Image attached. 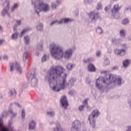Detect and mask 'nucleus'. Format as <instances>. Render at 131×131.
I'll return each instance as SVG.
<instances>
[{
    "mask_svg": "<svg viewBox=\"0 0 131 131\" xmlns=\"http://www.w3.org/2000/svg\"><path fill=\"white\" fill-rule=\"evenodd\" d=\"M64 72L65 69L61 65H57L51 67L45 76V80L48 81L53 92H60L66 89V79L68 74H64Z\"/></svg>",
    "mask_w": 131,
    "mask_h": 131,
    "instance_id": "obj_1",
    "label": "nucleus"
},
{
    "mask_svg": "<svg viewBox=\"0 0 131 131\" xmlns=\"http://www.w3.org/2000/svg\"><path fill=\"white\" fill-rule=\"evenodd\" d=\"M116 82L118 85L122 83V78L116 75H106V77H99L96 80L95 87L100 91H104L110 83Z\"/></svg>",
    "mask_w": 131,
    "mask_h": 131,
    "instance_id": "obj_2",
    "label": "nucleus"
},
{
    "mask_svg": "<svg viewBox=\"0 0 131 131\" xmlns=\"http://www.w3.org/2000/svg\"><path fill=\"white\" fill-rule=\"evenodd\" d=\"M50 54L51 57L55 60H61V59H70L72 57L73 50L69 49L64 52L63 48L58 45L53 43L50 47Z\"/></svg>",
    "mask_w": 131,
    "mask_h": 131,
    "instance_id": "obj_3",
    "label": "nucleus"
},
{
    "mask_svg": "<svg viewBox=\"0 0 131 131\" xmlns=\"http://www.w3.org/2000/svg\"><path fill=\"white\" fill-rule=\"evenodd\" d=\"M32 5H34V12L36 14L39 15L40 12L47 13L50 11V5L48 4L43 3L40 0H32Z\"/></svg>",
    "mask_w": 131,
    "mask_h": 131,
    "instance_id": "obj_4",
    "label": "nucleus"
},
{
    "mask_svg": "<svg viewBox=\"0 0 131 131\" xmlns=\"http://www.w3.org/2000/svg\"><path fill=\"white\" fill-rule=\"evenodd\" d=\"M27 78L29 83L34 88L37 86L38 84V78H37V75L34 71H29L27 74Z\"/></svg>",
    "mask_w": 131,
    "mask_h": 131,
    "instance_id": "obj_5",
    "label": "nucleus"
},
{
    "mask_svg": "<svg viewBox=\"0 0 131 131\" xmlns=\"http://www.w3.org/2000/svg\"><path fill=\"white\" fill-rule=\"evenodd\" d=\"M100 115V112L98 110H94L92 114L89 115L88 120L90 124L92 126L93 128L96 127V118Z\"/></svg>",
    "mask_w": 131,
    "mask_h": 131,
    "instance_id": "obj_6",
    "label": "nucleus"
},
{
    "mask_svg": "<svg viewBox=\"0 0 131 131\" xmlns=\"http://www.w3.org/2000/svg\"><path fill=\"white\" fill-rule=\"evenodd\" d=\"M9 67L10 72H12L15 69H16L17 72L19 74H22V72H23V70H22V68L20 66V63L19 62L15 61L14 62H10L9 63Z\"/></svg>",
    "mask_w": 131,
    "mask_h": 131,
    "instance_id": "obj_7",
    "label": "nucleus"
},
{
    "mask_svg": "<svg viewBox=\"0 0 131 131\" xmlns=\"http://www.w3.org/2000/svg\"><path fill=\"white\" fill-rule=\"evenodd\" d=\"M121 47L123 49L115 50L114 53L115 55L117 56H124L126 54V50L129 48V46L126 43L121 44Z\"/></svg>",
    "mask_w": 131,
    "mask_h": 131,
    "instance_id": "obj_8",
    "label": "nucleus"
},
{
    "mask_svg": "<svg viewBox=\"0 0 131 131\" xmlns=\"http://www.w3.org/2000/svg\"><path fill=\"white\" fill-rule=\"evenodd\" d=\"M120 7L119 4H116L114 6L113 9L112 10V19H118L119 18V10Z\"/></svg>",
    "mask_w": 131,
    "mask_h": 131,
    "instance_id": "obj_9",
    "label": "nucleus"
},
{
    "mask_svg": "<svg viewBox=\"0 0 131 131\" xmlns=\"http://www.w3.org/2000/svg\"><path fill=\"white\" fill-rule=\"evenodd\" d=\"M3 7L4 9L2 11L3 16H6V15H7L8 17H10V14L8 13V11H9V9H10V1L7 0L3 4Z\"/></svg>",
    "mask_w": 131,
    "mask_h": 131,
    "instance_id": "obj_10",
    "label": "nucleus"
},
{
    "mask_svg": "<svg viewBox=\"0 0 131 131\" xmlns=\"http://www.w3.org/2000/svg\"><path fill=\"white\" fill-rule=\"evenodd\" d=\"M81 126L80 121L78 120H75L72 124V127L71 128V131H79V128Z\"/></svg>",
    "mask_w": 131,
    "mask_h": 131,
    "instance_id": "obj_11",
    "label": "nucleus"
},
{
    "mask_svg": "<svg viewBox=\"0 0 131 131\" xmlns=\"http://www.w3.org/2000/svg\"><path fill=\"white\" fill-rule=\"evenodd\" d=\"M89 18L91 19L93 22H96L97 19L99 18L100 15H99V13L96 12H92L89 14Z\"/></svg>",
    "mask_w": 131,
    "mask_h": 131,
    "instance_id": "obj_12",
    "label": "nucleus"
},
{
    "mask_svg": "<svg viewBox=\"0 0 131 131\" xmlns=\"http://www.w3.org/2000/svg\"><path fill=\"white\" fill-rule=\"evenodd\" d=\"M88 101H89V99H85L83 101V105L79 106L78 109H79V111H82V110H83V108H84V107H86L87 109L91 110V107L89 106V105L88 104Z\"/></svg>",
    "mask_w": 131,
    "mask_h": 131,
    "instance_id": "obj_13",
    "label": "nucleus"
},
{
    "mask_svg": "<svg viewBox=\"0 0 131 131\" xmlns=\"http://www.w3.org/2000/svg\"><path fill=\"white\" fill-rule=\"evenodd\" d=\"M60 103L62 107L66 109L67 106H68V101H67V98L66 96H62L60 99Z\"/></svg>",
    "mask_w": 131,
    "mask_h": 131,
    "instance_id": "obj_14",
    "label": "nucleus"
},
{
    "mask_svg": "<svg viewBox=\"0 0 131 131\" xmlns=\"http://www.w3.org/2000/svg\"><path fill=\"white\" fill-rule=\"evenodd\" d=\"M75 82H76V78H72L69 80L67 84V86L68 88V89H71V88L74 86V84H75Z\"/></svg>",
    "mask_w": 131,
    "mask_h": 131,
    "instance_id": "obj_15",
    "label": "nucleus"
},
{
    "mask_svg": "<svg viewBox=\"0 0 131 131\" xmlns=\"http://www.w3.org/2000/svg\"><path fill=\"white\" fill-rule=\"evenodd\" d=\"M8 95L9 97H16L17 92L14 88H10L9 89Z\"/></svg>",
    "mask_w": 131,
    "mask_h": 131,
    "instance_id": "obj_16",
    "label": "nucleus"
},
{
    "mask_svg": "<svg viewBox=\"0 0 131 131\" xmlns=\"http://www.w3.org/2000/svg\"><path fill=\"white\" fill-rule=\"evenodd\" d=\"M122 41V40H121V39H117L115 37L112 38V42L113 45H115V46H118Z\"/></svg>",
    "mask_w": 131,
    "mask_h": 131,
    "instance_id": "obj_17",
    "label": "nucleus"
},
{
    "mask_svg": "<svg viewBox=\"0 0 131 131\" xmlns=\"http://www.w3.org/2000/svg\"><path fill=\"white\" fill-rule=\"evenodd\" d=\"M88 71L89 72H95L96 71V67L93 63H89L88 65Z\"/></svg>",
    "mask_w": 131,
    "mask_h": 131,
    "instance_id": "obj_18",
    "label": "nucleus"
},
{
    "mask_svg": "<svg viewBox=\"0 0 131 131\" xmlns=\"http://www.w3.org/2000/svg\"><path fill=\"white\" fill-rule=\"evenodd\" d=\"M36 126V122L35 121L32 120L30 121L29 123V129L30 130H33L34 128H35V127Z\"/></svg>",
    "mask_w": 131,
    "mask_h": 131,
    "instance_id": "obj_19",
    "label": "nucleus"
},
{
    "mask_svg": "<svg viewBox=\"0 0 131 131\" xmlns=\"http://www.w3.org/2000/svg\"><path fill=\"white\" fill-rule=\"evenodd\" d=\"M31 30V28L29 27L26 28L24 30H23L18 35L19 37H22V36H23V35H24V34H25L26 32H28V31H30Z\"/></svg>",
    "mask_w": 131,
    "mask_h": 131,
    "instance_id": "obj_20",
    "label": "nucleus"
},
{
    "mask_svg": "<svg viewBox=\"0 0 131 131\" xmlns=\"http://www.w3.org/2000/svg\"><path fill=\"white\" fill-rule=\"evenodd\" d=\"M19 36V33L18 32H15L11 34V38L13 40H16L18 39V36Z\"/></svg>",
    "mask_w": 131,
    "mask_h": 131,
    "instance_id": "obj_21",
    "label": "nucleus"
},
{
    "mask_svg": "<svg viewBox=\"0 0 131 131\" xmlns=\"http://www.w3.org/2000/svg\"><path fill=\"white\" fill-rule=\"evenodd\" d=\"M9 113L10 114V117L11 118H15L17 116V113L14 112L12 109L9 110Z\"/></svg>",
    "mask_w": 131,
    "mask_h": 131,
    "instance_id": "obj_22",
    "label": "nucleus"
},
{
    "mask_svg": "<svg viewBox=\"0 0 131 131\" xmlns=\"http://www.w3.org/2000/svg\"><path fill=\"white\" fill-rule=\"evenodd\" d=\"M71 21V20L70 18H62L59 20V23L60 24H63V23H69Z\"/></svg>",
    "mask_w": 131,
    "mask_h": 131,
    "instance_id": "obj_23",
    "label": "nucleus"
},
{
    "mask_svg": "<svg viewBox=\"0 0 131 131\" xmlns=\"http://www.w3.org/2000/svg\"><path fill=\"white\" fill-rule=\"evenodd\" d=\"M73 67H74V64L71 63H69L67 65V69L68 71H71V70L73 69Z\"/></svg>",
    "mask_w": 131,
    "mask_h": 131,
    "instance_id": "obj_24",
    "label": "nucleus"
},
{
    "mask_svg": "<svg viewBox=\"0 0 131 131\" xmlns=\"http://www.w3.org/2000/svg\"><path fill=\"white\" fill-rule=\"evenodd\" d=\"M24 41L26 45L29 44V42H30V37H29V36L26 35L24 37Z\"/></svg>",
    "mask_w": 131,
    "mask_h": 131,
    "instance_id": "obj_25",
    "label": "nucleus"
},
{
    "mask_svg": "<svg viewBox=\"0 0 131 131\" xmlns=\"http://www.w3.org/2000/svg\"><path fill=\"white\" fill-rule=\"evenodd\" d=\"M49 59H50L49 54H45L42 57V62H46V61H48Z\"/></svg>",
    "mask_w": 131,
    "mask_h": 131,
    "instance_id": "obj_26",
    "label": "nucleus"
},
{
    "mask_svg": "<svg viewBox=\"0 0 131 131\" xmlns=\"http://www.w3.org/2000/svg\"><path fill=\"white\" fill-rule=\"evenodd\" d=\"M47 115L50 117H54L55 116V112L53 111H47Z\"/></svg>",
    "mask_w": 131,
    "mask_h": 131,
    "instance_id": "obj_27",
    "label": "nucleus"
},
{
    "mask_svg": "<svg viewBox=\"0 0 131 131\" xmlns=\"http://www.w3.org/2000/svg\"><path fill=\"white\" fill-rule=\"evenodd\" d=\"M18 7H19V5L17 3H15L13 5V6L11 9V12H14L15 10L18 9Z\"/></svg>",
    "mask_w": 131,
    "mask_h": 131,
    "instance_id": "obj_28",
    "label": "nucleus"
},
{
    "mask_svg": "<svg viewBox=\"0 0 131 131\" xmlns=\"http://www.w3.org/2000/svg\"><path fill=\"white\" fill-rule=\"evenodd\" d=\"M37 30L39 31H41L43 30V25L41 24H39L36 27Z\"/></svg>",
    "mask_w": 131,
    "mask_h": 131,
    "instance_id": "obj_29",
    "label": "nucleus"
},
{
    "mask_svg": "<svg viewBox=\"0 0 131 131\" xmlns=\"http://www.w3.org/2000/svg\"><path fill=\"white\" fill-rule=\"evenodd\" d=\"M28 58V52H25L24 53L23 55V59L24 61H26L27 60V58Z\"/></svg>",
    "mask_w": 131,
    "mask_h": 131,
    "instance_id": "obj_30",
    "label": "nucleus"
},
{
    "mask_svg": "<svg viewBox=\"0 0 131 131\" xmlns=\"http://www.w3.org/2000/svg\"><path fill=\"white\" fill-rule=\"evenodd\" d=\"M110 64V60L109 59L105 58L103 61V66H107V65Z\"/></svg>",
    "mask_w": 131,
    "mask_h": 131,
    "instance_id": "obj_31",
    "label": "nucleus"
},
{
    "mask_svg": "<svg viewBox=\"0 0 131 131\" xmlns=\"http://www.w3.org/2000/svg\"><path fill=\"white\" fill-rule=\"evenodd\" d=\"M56 24V25H59L61 24V23H60V20H54V21H52L50 24V26H53V25H55Z\"/></svg>",
    "mask_w": 131,
    "mask_h": 131,
    "instance_id": "obj_32",
    "label": "nucleus"
},
{
    "mask_svg": "<svg viewBox=\"0 0 131 131\" xmlns=\"http://www.w3.org/2000/svg\"><path fill=\"white\" fill-rule=\"evenodd\" d=\"M129 65V61H128V60H125L123 62V66L124 67H127Z\"/></svg>",
    "mask_w": 131,
    "mask_h": 131,
    "instance_id": "obj_33",
    "label": "nucleus"
},
{
    "mask_svg": "<svg viewBox=\"0 0 131 131\" xmlns=\"http://www.w3.org/2000/svg\"><path fill=\"white\" fill-rule=\"evenodd\" d=\"M125 33H126L125 30H121L120 31V35L121 36H125Z\"/></svg>",
    "mask_w": 131,
    "mask_h": 131,
    "instance_id": "obj_34",
    "label": "nucleus"
},
{
    "mask_svg": "<svg viewBox=\"0 0 131 131\" xmlns=\"http://www.w3.org/2000/svg\"><path fill=\"white\" fill-rule=\"evenodd\" d=\"M96 31L98 34H101V33H103V30L101 28H97L96 30Z\"/></svg>",
    "mask_w": 131,
    "mask_h": 131,
    "instance_id": "obj_35",
    "label": "nucleus"
},
{
    "mask_svg": "<svg viewBox=\"0 0 131 131\" xmlns=\"http://www.w3.org/2000/svg\"><path fill=\"white\" fill-rule=\"evenodd\" d=\"M129 22L128 19L126 18L122 20V24L123 25H126V24H128Z\"/></svg>",
    "mask_w": 131,
    "mask_h": 131,
    "instance_id": "obj_36",
    "label": "nucleus"
},
{
    "mask_svg": "<svg viewBox=\"0 0 131 131\" xmlns=\"http://www.w3.org/2000/svg\"><path fill=\"white\" fill-rule=\"evenodd\" d=\"M97 10H100L102 9V3H98L96 7Z\"/></svg>",
    "mask_w": 131,
    "mask_h": 131,
    "instance_id": "obj_37",
    "label": "nucleus"
},
{
    "mask_svg": "<svg viewBox=\"0 0 131 131\" xmlns=\"http://www.w3.org/2000/svg\"><path fill=\"white\" fill-rule=\"evenodd\" d=\"M38 50H42V43L40 42L37 45Z\"/></svg>",
    "mask_w": 131,
    "mask_h": 131,
    "instance_id": "obj_38",
    "label": "nucleus"
},
{
    "mask_svg": "<svg viewBox=\"0 0 131 131\" xmlns=\"http://www.w3.org/2000/svg\"><path fill=\"white\" fill-rule=\"evenodd\" d=\"M57 4L56 3H52L51 4V8H52L53 10H55L57 8Z\"/></svg>",
    "mask_w": 131,
    "mask_h": 131,
    "instance_id": "obj_39",
    "label": "nucleus"
},
{
    "mask_svg": "<svg viewBox=\"0 0 131 131\" xmlns=\"http://www.w3.org/2000/svg\"><path fill=\"white\" fill-rule=\"evenodd\" d=\"M21 117L23 119H25V111L24 110H22L21 112Z\"/></svg>",
    "mask_w": 131,
    "mask_h": 131,
    "instance_id": "obj_40",
    "label": "nucleus"
},
{
    "mask_svg": "<svg viewBox=\"0 0 131 131\" xmlns=\"http://www.w3.org/2000/svg\"><path fill=\"white\" fill-rule=\"evenodd\" d=\"M21 23H22V20H17L16 21V25L17 26H20V25H21Z\"/></svg>",
    "mask_w": 131,
    "mask_h": 131,
    "instance_id": "obj_41",
    "label": "nucleus"
},
{
    "mask_svg": "<svg viewBox=\"0 0 131 131\" xmlns=\"http://www.w3.org/2000/svg\"><path fill=\"white\" fill-rule=\"evenodd\" d=\"M91 61V59L90 58H88V59H84L83 60V63H89V62Z\"/></svg>",
    "mask_w": 131,
    "mask_h": 131,
    "instance_id": "obj_42",
    "label": "nucleus"
},
{
    "mask_svg": "<svg viewBox=\"0 0 131 131\" xmlns=\"http://www.w3.org/2000/svg\"><path fill=\"white\" fill-rule=\"evenodd\" d=\"M3 59L5 61H7V60H8V59H9V55H8L7 54L4 55L3 56Z\"/></svg>",
    "mask_w": 131,
    "mask_h": 131,
    "instance_id": "obj_43",
    "label": "nucleus"
},
{
    "mask_svg": "<svg viewBox=\"0 0 131 131\" xmlns=\"http://www.w3.org/2000/svg\"><path fill=\"white\" fill-rule=\"evenodd\" d=\"M96 56L97 57H100L101 56V51L98 50L96 51Z\"/></svg>",
    "mask_w": 131,
    "mask_h": 131,
    "instance_id": "obj_44",
    "label": "nucleus"
},
{
    "mask_svg": "<svg viewBox=\"0 0 131 131\" xmlns=\"http://www.w3.org/2000/svg\"><path fill=\"white\" fill-rule=\"evenodd\" d=\"M111 8V5H108L107 7L105 8V11L107 12L109 9Z\"/></svg>",
    "mask_w": 131,
    "mask_h": 131,
    "instance_id": "obj_45",
    "label": "nucleus"
},
{
    "mask_svg": "<svg viewBox=\"0 0 131 131\" xmlns=\"http://www.w3.org/2000/svg\"><path fill=\"white\" fill-rule=\"evenodd\" d=\"M14 106H16L17 107H21V105H20V104L18 103V102H15L13 104Z\"/></svg>",
    "mask_w": 131,
    "mask_h": 131,
    "instance_id": "obj_46",
    "label": "nucleus"
},
{
    "mask_svg": "<svg viewBox=\"0 0 131 131\" xmlns=\"http://www.w3.org/2000/svg\"><path fill=\"white\" fill-rule=\"evenodd\" d=\"M5 42V40L4 39H0V46H2L3 43Z\"/></svg>",
    "mask_w": 131,
    "mask_h": 131,
    "instance_id": "obj_47",
    "label": "nucleus"
},
{
    "mask_svg": "<svg viewBox=\"0 0 131 131\" xmlns=\"http://www.w3.org/2000/svg\"><path fill=\"white\" fill-rule=\"evenodd\" d=\"M17 25H15L13 27V30L14 31H17Z\"/></svg>",
    "mask_w": 131,
    "mask_h": 131,
    "instance_id": "obj_48",
    "label": "nucleus"
},
{
    "mask_svg": "<svg viewBox=\"0 0 131 131\" xmlns=\"http://www.w3.org/2000/svg\"><path fill=\"white\" fill-rule=\"evenodd\" d=\"M125 10V11H129V12H131V7L127 8Z\"/></svg>",
    "mask_w": 131,
    "mask_h": 131,
    "instance_id": "obj_49",
    "label": "nucleus"
},
{
    "mask_svg": "<svg viewBox=\"0 0 131 131\" xmlns=\"http://www.w3.org/2000/svg\"><path fill=\"white\" fill-rule=\"evenodd\" d=\"M56 4L57 5H60V4H61V1H59V0H57L56 1Z\"/></svg>",
    "mask_w": 131,
    "mask_h": 131,
    "instance_id": "obj_50",
    "label": "nucleus"
},
{
    "mask_svg": "<svg viewBox=\"0 0 131 131\" xmlns=\"http://www.w3.org/2000/svg\"><path fill=\"white\" fill-rule=\"evenodd\" d=\"M13 124V121H9V125H12Z\"/></svg>",
    "mask_w": 131,
    "mask_h": 131,
    "instance_id": "obj_51",
    "label": "nucleus"
},
{
    "mask_svg": "<svg viewBox=\"0 0 131 131\" xmlns=\"http://www.w3.org/2000/svg\"><path fill=\"white\" fill-rule=\"evenodd\" d=\"M128 104L129 106H130V107L131 108V100H129V101H128Z\"/></svg>",
    "mask_w": 131,
    "mask_h": 131,
    "instance_id": "obj_52",
    "label": "nucleus"
},
{
    "mask_svg": "<svg viewBox=\"0 0 131 131\" xmlns=\"http://www.w3.org/2000/svg\"><path fill=\"white\" fill-rule=\"evenodd\" d=\"M54 123H55V122L54 121H52V122H50L49 123V124H50V125H53V124H54Z\"/></svg>",
    "mask_w": 131,
    "mask_h": 131,
    "instance_id": "obj_53",
    "label": "nucleus"
},
{
    "mask_svg": "<svg viewBox=\"0 0 131 131\" xmlns=\"http://www.w3.org/2000/svg\"><path fill=\"white\" fill-rule=\"evenodd\" d=\"M3 30V27L2 26H0V31Z\"/></svg>",
    "mask_w": 131,
    "mask_h": 131,
    "instance_id": "obj_54",
    "label": "nucleus"
},
{
    "mask_svg": "<svg viewBox=\"0 0 131 131\" xmlns=\"http://www.w3.org/2000/svg\"><path fill=\"white\" fill-rule=\"evenodd\" d=\"M83 131H90V130H89V129H86L85 130H83Z\"/></svg>",
    "mask_w": 131,
    "mask_h": 131,
    "instance_id": "obj_55",
    "label": "nucleus"
},
{
    "mask_svg": "<svg viewBox=\"0 0 131 131\" xmlns=\"http://www.w3.org/2000/svg\"><path fill=\"white\" fill-rule=\"evenodd\" d=\"M38 54H39L38 52H36V55L37 56H38Z\"/></svg>",
    "mask_w": 131,
    "mask_h": 131,
    "instance_id": "obj_56",
    "label": "nucleus"
},
{
    "mask_svg": "<svg viewBox=\"0 0 131 131\" xmlns=\"http://www.w3.org/2000/svg\"><path fill=\"white\" fill-rule=\"evenodd\" d=\"M2 60V56L0 55V60Z\"/></svg>",
    "mask_w": 131,
    "mask_h": 131,
    "instance_id": "obj_57",
    "label": "nucleus"
},
{
    "mask_svg": "<svg viewBox=\"0 0 131 131\" xmlns=\"http://www.w3.org/2000/svg\"><path fill=\"white\" fill-rule=\"evenodd\" d=\"M114 1H117V0H114Z\"/></svg>",
    "mask_w": 131,
    "mask_h": 131,
    "instance_id": "obj_58",
    "label": "nucleus"
}]
</instances>
